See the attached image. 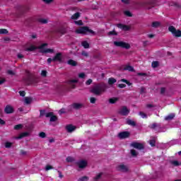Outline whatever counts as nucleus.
Returning a JSON list of instances; mask_svg holds the SVG:
<instances>
[{"mask_svg":"<svg viewBox=\"0 0 181 181\" xmlns=\"http://www.w3.org/2000/svg\"><path fill=\"white\" fill-rule=\"evenodd\" d=\"M107 90V85L104 83H99L95 85L91 89L90 93L95 95H101L104 91Z\"/></svg>","mask_w":181,"mask_h":181,"instance_id":"f257e3e1","label":"nucleus"},{"mask_svg":"<svg viewBox=\"0 0 181 181\" xmlns=\"http://www.w3.org/2000/svg\"><path fill=\"white\" fill-rule=\"evenodd\" d=\"M76 33L78 35H88V33H91L92 35H95V33L93 31V30H90L88 27L84 26L81 27L80 28L76 30Z\"/></svg>","mask_w":181,"mask_h":181,"instance_id":"f03ea898","label":"nucleus"},{"mask_svg":"<svg viewBox=\"0 0 181 181\" xmlns=\"http://www.w3.org/2000/svg\"><path fill=\"white\" fill-rule=\"evenodd\" d=\"M168 30H169V32H171V33L175 37H180V36H181V31H180V30H176V28L173 25H170L168 28Z\"/></svg>","mask_w":181,"mask_h":181,"instance_id":"7ed1b4c3","label":"nucleus"},{"mask_svg":"<svg viewBox=\"0 0 181 181\" xmlns=\"http://www.w3.org/2000/svg\"><path fill=\"white\" fill-rule=\"evenodd\" d=\"M114 45L115 46H117V47H122L123 49H129L131 47V45L129 44L122 41H115Z\"/></svg>","mask_w":181,"mask_h":181,"instance_id":"20e7f679","label":"nucleus"},{"mask_svg":"<svg viewBox=\"0 0 181 181\" xmlns=\"http://www.w3.org/2000/svg\"><path fill=\"white\" fill-rule=\"evenodd\" d=\"M142 6L145 8V9H152L155 6V1L153 0L146 1L143 3Z\"/></svg>","mask_w":181,"mask_h":181,"instance_id":"39448f33","label":"nucleus"},{"mask_svg":"<svg viewBox=\"0 0 181 181\" xmlns=\"http://www.w3.org/2000/svg\"><path fill=\"white\" fill-rule=\"evenodd\" d=\"M65 129L66 132L71 134V132H74V131L77 129V127L73 125L72 124H69L65 127Z\"/></svg>","mask_w":181,"mask_h":181,"instance_id":"423d86ee","label":"nucleus"},{"mask_svg":"<svg viewBox=\"0 0 181 181\" xmlns=\"http://www.w3.org/2000/svg\"><path fill=\"white\" fill-rule=\"evenodd\" d=\"M130 135L129 132H122L118 134V137L119 139H127V138H129Z\"/></svg>","mask_w":181,"mask_h":181,"instance_id":"0eeeda50","label":"nucleus"},{"mask_svg":"<svg viewBox=\"0 0 181 181\" xmlns=\"http://www.w3.org/2000/svg\"><path fill=\"white\" fill-rule=\"evenodd\" d=\"M63 61V55L61 52L56 54V55L52 58V62H59L62 63Z\"/></svg>","mask_w":181,"mask_h":181,"instance_id":"6e6552de","label":"nucleus"},{"mask_svg":"<svg viewBox=\"0 0 181 181\" xmlns=\"http://www.w3.org/2000/svg\"><path fill=\"white\" fill-rule=\"evenodd\" d=\"M131 146H132L133 148H135V149H139L140 151H142V149H144V144L138 142L132 143Z\"/></svg>","mask_w":181,"mask_h":181,"instance_id":"1a4fd4ad","label":"nucleus"},{"mask_svg":"<svg viewBox=\"0 0 181 181\" xmlns=\"http://www.w3.org/2000/svg\"><path fill=\"white\" fill-rule=\"evenodd\" d=\"M46 118H50L49 122H56L59 119L57 116L53 115V114H45Z\"/></svg>","mask_w":181,"mask_h":181,"instance_id":"9d476101","label":"nucleus"},{"mask_svg":"<svg viewBox=\"0 0 181 181\" xmlns=\"http://www.w3.org/2000/svg\"><path fill=\"white\" fill-rule=\"evenodd\" d=\"M117 170H119V172H123L124 173H126L127 172H128V170H129V169L128 168V167L124 164H121L117 166Z\"/></svg>","mask_w":181,"mask_h":181,"instance_id":"9b49d317","label":"nucleus"},{"mask_svg":"<svg viewBox=\"0 0 181 181\" xmlns=\"http://www.w3.org/2000/svg\"><path fill=\"white\" fill-rule=\"evenodd\" d=\"M76 165L78 166L79 169H84V168L87 167V161L84 160H81L79 162L76 163Z\"/></svg>","mask_w":181,"mask_h":181,"instance_id":"f8f14e48","label":"nucleus"},{"mask_svg":"<svg viewBox=\"0 0 181 181\" xmlns=\"http://www.w3.org/2000/svg\"><path fill=\"white\" fill-rule=\"evenodd\" d=\"M4 112H6V114H13V112H15V110H13V107L11 105H6L4 109Z\"/></svg>","mask_w":181,"mask_h":181,"instance_id":"ddd939ff","label":"nucleus"},{"mask_svg":"<svg viewBox=\"0 0 181 181\" xmlns=\"http://www.w3.org/2000/svg\"><path fill=\"white\" fill-rule=\"evenodd\" d=\"M117 28H119V29H122V30L127 31V30H131V27H129L127 25L119 23L117 25Z\"/></svg>","mask_w":181,"mask_h":181,"instance_id":"4468645a","label":"nucleus"},{"mask_svg":"<svg viewBox=\"0 0 181 181\" xmlns=\"http://www.w3.org/2000/svg\"><path fill=\"white\" fill-rule=\"evenodd\" d=\"M78 83L77 79H73L68 81V86H69L71 88H76V83Z\"/></svg>","mask_w":181,"mask_h":181,"instance_id":"2eb2a0df","label":"nucleus"},{"mask_svg":"<svg viewBox=\"0 0 181 181\" xmlns=\"http://www.w3.org/2000/svg\"><path fill=\"white\" fill-rule=\"evenodd\" d=\"M119 114H129V109L127 106H123L120 109Z\"/></svg>","mask_w":181,"mask_h":181,"instance_id":"dca6fc26","label":"nucleus"},{"mask_svg":"<svg viewBox=\"0 0 181 181\" xmlns=\"http://www.w3.org/2000/svg\"><path fill=\"white\" fill-rule=\"evenodd\" d=\"M149 128H151V129H155L156 128H158V129H160V128H162V127L160 126V124L153 123L152 124H151L149 126Z\"/></svg>","mask_w":181,"mask_h":181,"instance_id":"f3484780","label":"nucleus"},{"mask_svg":"<svg viewBox=\"0 0 181 181\" xmlns=\"http://www.w3.org/2000/svg\"><path fill=\"white\" fill-rule=\"evenodd\" d=\"M56 33H60L61 35H64V33H66V28H64L63 27L58 28L56 30Z\"/></svg>","mask_w":181,"mask_h":181,"instance_id":"a211bd4d","label":"nucleus"},{"mask_svg":"<svg viewBox=\"0 0 181 181\" xmlns=\"http://www.w3.org/2000/svg\"><path fill=\"white\" fill-rule=\"evenodd\" d=\"M73 108L74 110H80L81 108H83V104L81 103H74L72 105Z\"/></svg>","mask_w":181,"mask_h":181,"instance_id":"6ab92c4d","label":"nucleus"},{"mask_svg":"<svg viewBox=\"0 0 181 181\" xmlns=\"http://www.w3.org/2000/svg\"><path fill=\"white\" fill-rule=\"evenodd\" d=\"M68 64H69V66H72L73 67H76V66H77V62L73 59H69L68 61Z\"/></svg>","mask_w":181,"mask_h":181,"instance_id":"aec40b11","label":"nucleus"},{"mask_svg":"<svg viewBox=\"0 0 181 181\" xmlns=\"http://www.w3.org/2000/svg\"><path fill=\"white\" fill-rule=\"evenodd\" d=\"M127 125H131V127H136V123L134 120L127 119Z\"/></svg>","mask_w":181,"mask_h":181,"instance_id":"412c9836","label":"nucleus"},{"mask_svg":"<svg viewBox=\"0 0 181 181\" xmlns=\"http://www.w3.org/2000/svg\"><path fill=\"white\" fill-rule=\"evenodd\" d=\"M26 136H29V133H28V132H23V133H21V134L18 136V139H22V138H25V137H26Z\"/></svg>","mask_w":181,"mask_h":181,"instance_id":"4be33fe9","label":"nucleus"},{"mask_svg":"<svg viewBox=\"0 0 181 181\" xmlns=\"http://www.w3.org/2000/svg\"><path fill=\"white\" fill-rule=\"evenodd\" d=\"M79 18H80V13L76 12L73 16H71V19L76 21V19H78Z\"/></svg>","mask_w":181,"mask_h":181,"instance_id":"5701e85b","label":"nucleus"},{"mask_svg":"<svg viewBox=\"0 0 181 181\" xmlns=\"http://www.w3.org/2000/svg\"><path fill=\"white\" fill-rule=\"evenodd\" d=\"M115 83H117V79H115L114 78H110L108 79V84L110 86H112V84H115Z\"/></svg>","mask_w":181,"mask_h":181,"instance_id":"b1692460","label":"nucleus"},{"mask_svg":"<svg viewBox=\"0 0 181 181\" xmlns=\"http://www.w3.org/2000/svg\"><path fill=\"white\" fill-rule=\"evenodd\" d=\"M40 114H54L53 112H49L47 109L40 110Z\"/></svg>","mask_w":181,"mask_h":181,"instance_id":"393cba45","label":"nucleus"},{"mask_svg":"<svg viewBox=\"0 0 181 181\" xmlns=\"http://www.w3.org/2000/svg\"><path fill=\"white\" fill-rule=\"evenodd\" d=\"M152 28H159L160 23L159 21H154L151 24Z\"/></svg>","mask_w":181,"mask_h":181,"instance_id":"a878e982","label":"nucleus"},{"mask_svg":"<svg viewBox=\"0 0 181 181\" xmlns=\"http://www.w3.org/2000/svg\"><path fill=\"white\" fill-rule=\"evenodd\" d=\"M26 52H33L34 50H36V47L34 45H31L29 47L25 49Z\"/></svg>","mask_w":181,"mask_h":181,"instance_id":"bb28decb","label":"nucleus"},{"mask_svg":"<svg viewBox=\"0 0 181 181\" xmlns=\"http://www.w3.org/2000/svg\"><path fill=\"white\" fill-rule=\"evenodd\" d=\"M130 153L134 158H136V156H138V153H136V151L135 149H132L130 151Z\"/></svg>","mask_w":181,"mask_h":181,"instance_id":"cd10ccee","label":"nucleus"},{"mask_svg":"<svg viewBox=\"0 0 181 181\" xmlns=\"http://www.w3.org/2000/svg\"><path fill=\"white\" fill-rule=\"evenodd\" d=\"M175 118V115H169L165 117V121H170Z\"/></svg>","mask_w":181,"mask_h":181,"instance_id":"c85d7f7f","label":"nucleus"},{"mask_svg":"<svg viewBox=\"0 0 181 181\" xmlns=\"http://www.w3.org/2000/svg\"><path fill=\"white\" fill-rule=\"evenodd\" d=\"M124 70H128V71H134V67L129 65H126L124 68Z\"/></svg>","mask_w":181,"mask_h":181,"instance_id":"c756f323","label":"nucleus"},{"mask_svg":"<svg viewBox=\"0 0 181 181\" xmlns=\"http://www.w3.org/2000/svg\"><path fill=\"white\" fill-rule=\"evenodd\" d=\"M82 46L84 47V49H88L90 47V44L87 42V41L82 42Z\"/></svg>","mask_w":181,"mask_h":181,"instance_id":"7c9ffc66","label":"nucleus"},{"mask_svg":"<svg viewBox=\"0 0 181 181\" xmlns=\"http://www.w3.org/2000/svg\"><path fill=\"white\" fill-rule=\"evenodd\" d=\"M54 50L53 49H46L42 51V53H53Z\"/></svg>","mask_w":181,"mask_h":181,"instance_id":"2f4dec72","label":"nucleus"},{"mask_svg":"<svg viewBox=\"0 0 181 181\" xmlns=\"http://www.w3.org/2000/svg\"><path fill=\"white\" fill-rule=\"evenodd\" d=\"M101 176H103V173H98L94 178L93 180H100V179H101Z\"/></svg>","mask_w":181,"mask_h":181,"instance_id":"473e14b6","label":"nucleus"},{"mask_svg":"<svg viewBox=\"0 0 181 181\" xmlns=\"http://www.w3.org/2000/svg\"><path fill=\"white\" fill-rule=\"evenodd\" d=\"M108 36H117V35H118V33H117V32H115V30H112V31H110L107 33Z\"/></svg>","mask_w":181,"mask_h":181,"instance_id":"72a5a7b5","label":"nucleus"},{"mask_svg":"<svg viewBox=\"0 0 181 181\" xmlns=\"http://www.w3.org/2000/svg\"><path fill=\"white\" fill-rule=\"evenodd\" d=\"M66 162H68L69 163H71V162H74V158L71 157V156H68L66 159Z\"/></svg>","mask_w":181,"mask_h":181,"instance_id":"f704fd0d","label":"nucleus"},{"mask_svg":"<svg viewBox=\"0 0 181 181\" xmlns=\"http://www.w3.org/2000/svg\"><path fill=\"white\" fill-rule=\"evenodd\" d=\"M149 144L151 145V146L153 147L156 146V141L155 139H151L149 141Z\"/></svg>","mask_w":181,"mask_h":181,"instance_id":"c9c22d12","label":"nucleus"},{"mask_svg":"<svg viewBox=\"0 0 181 181\" xmlns=\"http://www.w3.org/2000/svg\"><path fill=\"white\" fill-rule=\"evenodd\" d=\"M117 101H118V98H110L109 100V103H110V104H115V103H117Z\"/></svg>","mask_w":181,"mask_h":181,"instance_id":"e433bc0d","label":"nucleus"},{"mask_svg":"<svg viewBox=\"0 0 181 181\" xmlns=\"http://www.w3.org/2000/svg\"><path fill=\"white\" fill-rule=\"evenodd\" d=\"M25 104H30V103H32V98H25Z\"/></svg>","mask_w":181,"mask_h":181,"instance_id":"4c0bfd02","label":"nucleus"},{"mask_svg":"<svg viewBox=\"0 0 181 181\" xmlns=\"http://www.w3.org/2000/svg\"><path fill=\"white\" fill-rule=\"evenodd\" d=\"M38 22H40V23L46 24L47 23V19L39 18Z\"/></svg>","mask_w":181,"mask_h":181,"instance_id":"58836bf2","label":"nucleus"},{"mask_svg":"<svg viewBox=\"0 0 181 181\" xmlns=\"http://www.w3.org/2000/svg\"><path fill=\"white\" fill-rule=\"evenodd\" d=\"M12 147V143L9 142V141H6L5 143V148H6L7 149H9V148Z\"/></svg>","mask_w":181,"mask_h":181,"instance_id":"ea45409f","label":"nucleus"},{"mask_svg":"<svg viewBox=\"0 0 181 181\" xmlns=\"http://www.w3.org/2000/svg\"><path fill=\"white\" fill-rule=\"evenodd\" d=\"M23 127L22 124H16L14 126V129H16V131H19V129H22Z\"/></svg>","mask_w":181,"mask_h":181,"instance_id":"a19ab883","label":"nucleus"},{"mask_svg":"<svg viewBox=\"0 0 181 181\" xmlns=\"http://www.w3.org/2000/svg\"><path fill=\"white\" fill-rule=\"evenodd\" d=\"M151 66L153 69H156L158 66H159V62H153L151 64Z\"/></svg>","mask_w":181,"mask_h":181,"instance_id":"79ce46f5","label":"nucleus"},{"mask_svg":"<svg viewBox=\"0 0 181 181\" xmlns=\"http://www.w3.org/2000/svg\"><path fill=\"white\" fill-rule=\"evenodd\" d=\"M78 181H88V176H83L80 177Z\"/></svg>","mask_w":181,"mask_h":181,"instance_id":"37998d69","label":"nucleus"},{"mask_svg":"<svg viewBox=\"0 0 181 181\" xmlns=\"http://www.w3.org/2000/svg\"><path fill=\"white\" fill-rule=\"evenodd\" d=\"M8 33V30L0 29V35H6Z\"/></svg>","mask_w":181,"mask_h":181,"instance_id":"c03bdc74","label":"nucleus"},{"mask_svg":"<svg viewBox=\"0 0 181 181\" xmlns=\"http://www.w3.org/2000/svg\"><path fill=\"white\" fill-rule=\"evenodd\" d=\"M173 6H175V8H177V9H180L181 8V4L179 3H173Z\"/></svg>","mask_w":181,"mask_h":181,"instance_id":"a18cd8bd","label":"nucleus"},{"mask_svg":"<svg viewBox=\"0 0 181 181\" xmlns=\"http://www.w3.org/2000/svg\"><path fill=\"white\" fill-rule=\"evenodd\" d=\"M39 136L40 138H46V133H45L44 132H41L39 134Z\"/></svg>","mask_w":181,"mask_h":181,"instance_id":"49530a36","label":"nucleus"},{"mask_svg":"<svg viewBox=\"0 0 181 181\" xmlns=\"http://www.w3.org/2000/svg\"><path fill=\"white\" fill-rule=\"evenodd\" d=\"M96 101H97V99L94 97H92L90 98V103H91V104H95Z\"/></svg>","mask_w":181,"mask_h":181,"instance_id":"de8ad7c7","label":"nucleus"},{"mask_svg":"<svg viewBox=\"0 0 181 181\" xmlns=\"http://www.w3.org/2000/svg\"><path fill=\"white\" fill-rule=\"evenodd\" d=\"M74 23L76 24V25H78V26H81V25H83V21H74Z\"/></svg>","mask_w":181,"mask_h":181,"instance_id":"09e8293b","label":"nucleus"},{"mask_svg":"<svg viewBox=\"0 0 181 181\" xmlns=\"http://www.w3.org/2000/svg\"><path fill=\"white\" fill-rule=\"evenodd\" d=\"M53 169V166L50 165H47L45 167V170H50Z\"/></svg>","mask_w":181,"mask_h":181,"instance_id":"8fccbe9b","label":"nucleus"},{"mask_svg":"<svg viewBox=\"0 0 181 181\" xmlns=\"http://www.w3.org/2000/svg\"><path fill=\"white\" fill-rule=\"evenodd\" d=\"M86 77V74L85 73H81L78 74V78H84Z\"/></svg>","mask_w":181,"mask_h":181,"instance_id":"3c124183","label":"nucleus"},{"mask_svg":"<svg viewBox=\"0 0 181 181\" xmlns=\"http://www.w3.org/2000/svg\"><path fill=\"white\" fill-rule=\"evenodd\" d=\"M28 80L29 83H30L31 84H33V83H34L33 77H32V76H28Z\"/></svg>","mask_w":181,"mask_h":181,"instance_id":"603ef678","label":"nucleus"},{"mask_svg":"<svg viewBox=\"0 0 181 181\" xmlns=\"http://www.w3.org/2000/svg\"><path fill=\"white\" fill-rule=\"evenodd\" d=\"M8 74H9L10 76H15V72H13V71L12 70H8L7 71Z\"/></svg>","mask_w":181,"mask_h":181,"instance_id":"864d4df0","label":"nucleus"},{"mask_svg":"<svg viewBox=\"0 0 181 181\" xmlns=\"http://www.w3.org/2000/svg\"><path fill=\"white\" fill-rule=\"evenodd\" d=\"M124 15H126V16H132V14L129 11H124Z\"/></svg>","mask_w":181,"mask_h":181,"instance_id":"5fc2aeb1","label":"nucleus"},{"mask_svg":"<svg viewBox=\"0 0 181 181\" xmlns=\"http://www.w3.org/2000/svg\"><path fill=\"white\" fill-rule=\"evenodd\" d=\"M47 74V71H45V70L42 71L41 75L42 76V77H46Z\"/></svg>","mask_w":181,"mask_h":181,"instance_id":"6e6d98bb","label":"nucleus"},{"mask_svg":"<svg viewBox=\"0 0 181 181\" xmlns=\"http://www.w3.org/2000/svg\"><path fill=\"white\" fill-rule=\"evenodd\" d=\"M91 83H93L92 79H88V81H86V86H90L91 84Z\"/></svg>","mask_w":181,"mask_h":181,"instance_id":"4d7b16f0","label":"nucleus"},{"mask_svg":"<svg viewBox=\"0 0 181 181\" xmlns=\"http://www.w3.org/2000/svg\"><path fill=\"white\" fill-rule=\"evenodd\" d=\"M59 114H64L66 112V109L62 108L61 110H59Z\"/></svg>","mask_w":181,"mask_h":181,"instance_id":"13d9d810","label":"nucleus"},{"mask_svg":"<svg viewBox=\"0 0 181 181\" xmlns=\"http://www.w3.org/2000/svg\"><path fill=\"white\" fill-rule=\"evenodd\" d=\"M81 54H82V56H84L85 57H88V53L86 51H83Z\"/></svg>","mask_w":181,"mask_h":181,"instance_id":"bf43d9fd","label":"nucleus"},{"mask_svg":"<svg viewBox=\"0 0 181 181\" xmlns=\"http://www.w3.org/2000/svg\"><path fill=\"white\" fill-rule=\"evenodd\" d=\"M119 88H125V87H127V85L124 84V83H120L118 85Z\"/></svg>","mask_w":181,"mask_h":181,"instance_id":"052dcab7","label":"nucleus"},{"mask_svg":"<svg viewBox=\"0 0 181 181\" xmlns=\"http://www.w3.org/2000/svg\"><path fill=\"white\" fill-rule=\"evenodd\" d=\"M172 163L174 165V166H179V161L177 160H173Z\"/></svg>","mask_w":181,"mask_h":181,"instance_id":"680f3d73","label":"nucleus"},{"mask_svg":"<svg viewBox=\"0 0 181 181\" xmlns=\"http://www.w3.org/2000/svg\"><path fill=\"white\" fill-rule=\"evenodd\" d=\"M5 81H6V79H5L4 78H0V86H1V84H4V83H5Z\"/></svg>","mask_w":181,"mask_h":181,"instance_id":"e2e57ef3","label":"nucleus"},{"mask_svg":"<svg viewBox=\"0 0 181 181\" xmlns=\"http://www.w3.org/2000/svg\"><path fill=\"white\" fill-rule=\"evenodd\" d=\"M6 124V122L0 118V125H5Z\"/></svg>","mask_w":181,"mask_h":181,"instance_id":"0e129e2a","label":"nucleus"},{"mask_svg":"<svg viewBox=\"0 0 181 181\" xmlns=\"http://www.w3.org/2000/svg\"><path fill=\"white\" fill-rule=\"evenodd\" d=\"M57 173H59V177H60L61 179L64 177L63 174H62V171L58 170Z\"/></svg>","mask_w":181,"mask_h":181,"instance_id":"69168bd1","label":"nucleus"},{"mask_svg":"<svg viewBox=\"0 0 181 181\" xmlns=\"http://www.w3.org/2000/svg\"><path fill=\"white\" fill-rule=\"evenodd\" d=\"M19 94L21 95V97H25V91H19Z\"/></svg>","mask_w":181,"mask_h":181,"instance_id":"338daca9","label":"nucleus"},{"mask_svg":"<svg viewBox=\"0 0 181 181\" xmlns=\"http://www.w3.org/2000/svg\"><path fill=\"white\" fill-rule=\"evenodd\" d=\"M141 118H148V115L146 114H140Z\"/></svg>","mask_w":181,"mask_h":181,"instance_id":"774afa93","label":"nucleus"}]
</instances>
